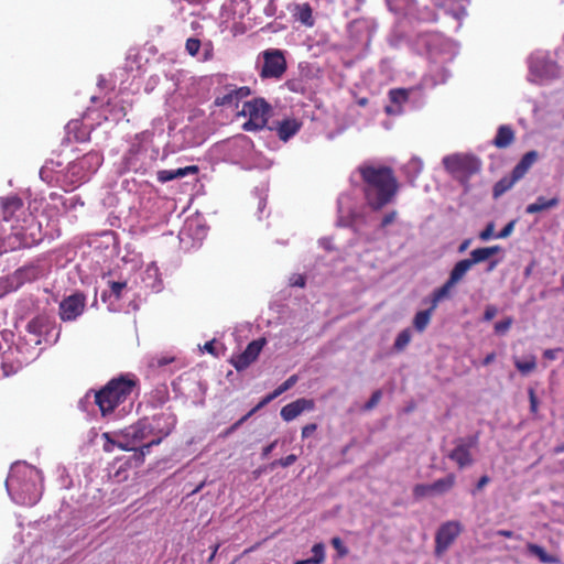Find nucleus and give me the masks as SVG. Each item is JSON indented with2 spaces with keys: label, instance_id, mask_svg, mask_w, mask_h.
I'll return each mask as SVG.
<instances>
[{
  "label": "nucleus",
  "instance_id": "338daca9",
  "mask_svg": "<svg viewBox=\"0 0 564 564\" xmlns=\"http://www.w3.org/2000/svg\"><path fill=\"white\" fill-rule=\"evenodd\" d=\"M294 564H312V563H311L310 558H306V560H299Z\"/></svg>",
  "mask_w": 564,
  "mask_h": 564
},
{
  "label": "nucleus",
  "instance_id": "20e7f679",
  "mask_svg": "<svg viewBox=\"0 0 564 564\" xmlns=\"http://www.w3.org/2000/svg\"><path fill=\"white\" fill-rule=\"evenodd\" d=\"M445 170L464 186H467L471 176L481 171L480 159L473 154H452L443 159Z\"/></svg>",
  "mask_w": 564,
  "mask_h": 564
},
{
  "label": "nucleus",
  "instance_id": "393cba45",
  "mask_svg": "<svg viewBox=\"0 0 564 564\" xmlns=\"http://www.w3.org/2000/svg\"><path fill=\"white\" fill-rule=\"evenodd\" d=\"M48 326V319L46 316L37 315L33 317L29 323L26 324V330L30 334L35 335L36 337H41L44 333V330Z\"/></svg>",
  "mask_w": 564,
  "mask_h": 564
},
{
  "label": "nucleus",
  "instance_id": "f704fd0d",
  "mask_svg": "<svg viewBox=\"0 0 564 564\" xmlns=\"http://www.w3.org/2000/svg\"><path fill=\"white\" fill-rule=\"evenodd\" d=\"M110 295L115 296L116 301L122 296V291L127 288L126 281H109Z\"/></svg>",
  "mask_w": 564,
  "mask_h": 564
},
{
  "label": "nucleus",
  "instance_id": "e433bc0d",
  "mask_svg": "<svg viewBox=\"0 0 564 564\" xmlns=\"http://www.w3.org/2000/svg\"><path fill=\"white\" fill-rule=\"evenodd\" d=\"M513 324V318L512 317H506L505 319L500 321V322H497L495 324V332L496 334L498 335H505L511 327V325Z\"/></svg>",
  "mask_w": 564,
  "mask_h": 564
},
{
  "label": "nucleus",
  "instance_id": "bf43d9fd",
  "mask_svg": "<svg viewBox=\"0 0 564 564\" xmlns=\"http://www.w3.org/2000/svg\"><path fill=\"white\" fill-rule=\"evenodd\" d=\"M470 241H471L470 239H466V240H464V241L460 243V246H459V248H458V251H459V252H464V251L469 247Z\"/></svg>",
  "mask_w": 564,
  "mask_h": 564
},
{
  "label": "nucleus",
  "instance_id": "c03bdc74",
  "mask_svg": "<svg viewBox=\"0 0 564 564\" xmlns=\"http://www.w3.org/2000/svg\"><path fill=\"white\" fill-rule=\"evenodd\" d=\"M332 545L337 551V553L340 557H344L348 554V549L344 545L340 538H338V536L333 538Z\"/></svg>",
  "mask_w": 564,
  "mask_h": 564
},
{
  "label": "nucleus",
  "instance_id": "09e8293b",
  "mask_svg": "<svg viewBox=\"0 0 564 564\" xmlns=\"http://www.w3.org/2000/svg\"><path fill=\"white\" fill-rule=\"evenodd\" d=\"M529 399H530V411L532 413H536L538 408H539V401H538L535 392L532 388L529 389Z\"/></svg>",
  "mask_w": 564,
  "mask_h": 564
},
{
  "label": "nucleus",
  "instance_id": "a19ab883",
  "mask_svg": "<svg viewBox=\"0 0 564 564\" xmlns=\"http://www.w3.org/2000/svg\"><path fill=\"white\" fill-rule=\"evenodd\" d=\"M102 437L106 440V443L104 444V451L107 453H111L115 447H118V443L123 442V438L121 437L118 441L112 440L109 433H104Z\"/></svg>",
  "mask_w": 564,
  "mask_h": 564
},
{
  "label": "nucleus",
  "instance_id": "4468645a",
  "mask_svg": "<svg viewBox=\"0 0 564 564\" xmlns=\"http://www.w3.org/2000/svg\"><path fill=\"white\" fill-rule=\"evenodd\" d=\"M299 381L297 375H292L289 377L283 383H281L278 388H275L272 392L267 394L253 409H251L246 415H243L238 422H236L227 433H230L235 429H237L240 424H242L245 421H247L251 415H253L257 411H259L261 408L276 399L279 395L284 393L285 391L290 390L292 387L296 384Z\"/></svg>",
  "mask_w": 564,
  "mask_h": 564
},
{
  "label": "nucleus",
  "instance_id": "c9c22d12",
  "mask_svg": "<svg viewBox=\"0 0 564 564\" xmlns=\"http://www.w3.org/2000/svg\"><path fill=\"white\" fill-rule=\"evenodd\" d=\"M200 47H202V42L199 39L189 37L185 42V50H186L187 54L191 55L192 57H195L198 54Z\"/></svg>",
  "mask_w": 564,
  "mask_h": 564
},
{
  "label": "nucleus",
  "instance_id": "a18cd8bd",
  "mask_svg": "<svg viewBox=\"0 0 564 564\" xmlns=\"http://www.w3.org/2000/svg\"><path fill=\"white\" fill-rule=\"evenodd\" d=\"M516 223L517 220H511L509 221L497 235H496V238L498 239H505V238H508L513 229H514V226H516Z\"/></svg>",
  "mask_w": 564,
  "mask_h": 564
},
{
  "label": "nucleus",
  "instance_id": "f3484780",
  "mask_svg": "<svg viewBox=\"0 0 564 564\" xmlns=\"http://www.w3.org/2000/svg\"><path fill=\"white\" fill-rule=\"evenodd\" d=\"M302 127V122L295 118H286L276 123V134L280 140L286 142L295 135Z\"/></svg>",
  "mask_w": 564,
  "mask_h": 564
},
{
  "label": "nucleus",
  "instance_id": "c756f323",
  "mask_svg": "<svg viewBox=\"0 0 564 564\" xmlns=\"http://www.w3.org/2000/svg\"><path fill=\"white\" fill-rule=\"evenodd\" d=\"M514 366L523 376H525L535 370L536 358L535 356L531 355L525 361L514 359Z\"/></svg>",
  "mask_w": 564,
  "mask_h": 564
},
{
  "label": "nucleus",
  "instance_id": "5fc2aeb1",
  "mask_svg": "<svg viewBox=\"0 0 564 564\" xmlns=\"http://www.w3.org/2000/svg\"><path fill=\"white\" fill-rule=\"evenodd\" d=\"M490 481V478L487 475L481 476L477 484H476V490H481L485 486H487Z\"/></svg>",
  "mask_w": 564,
  "mask_h": 564
},
{
  "label": "nucleus",
  "instance_id": "f03ea898",
  "mask_svg": "<svg viewBox=\"0 0 564 564\" xmlns=\"http://www.w3.org/2000/svg\"><path fill=\"white\" fill-rule=\"evenodd\" d=\"M138 386L134 376H119L111 379L104 388L95 392V403L102 416L111 414L115 409L123 403Z\"/></svg>",
  "mask_w": 564,
  "mask_h": 564
},
{
  "label": "nucleus",
  "instance_id": "7c9ffc66",
  "mask_svg": "<svg viewBox=\"0 0 564 564\" xmlns=\"http://www.w3.org/2000/svg\"><path fill=\"white\" fill-rule=\"evenodd\" d=\"M102 158L98 153H87L84 155L79 162L82 167H85L86 165L95 172L101 164Z\"/></svg>",
  "mask_w": 564,
  "mask_h": 564
},
{
  "label": "nucleus",
  "instance_id": "0e129e2a",
  "mask_svg": "<svg viewBox=\"0 0 564 564\" xmlns=\"http://www.w3.org/2000/svg\"><path fill=\"white\" fill-rule=\"evenodd\" d=\"M162 393H163V395L161 398V403H164L169 399L166 388L163 389Z\"/></svg>",
  "mask_w": 564,
  "mask_h": 564
},
{
  "label": "nucleus",
  "instance_id": "603ef678",
  "mask_svg": "<svg viewBox=\"0 0 564 564\" xmlns=\"http://www.w3.org/2000/svg\"><path fill=\"white\" fill-rule=\"evenodd\" d=\"M494 228L495 226L492 223L488 224L486 228L480 232L479 238L481 240H488L492 236Z\"/></svg>",
  "mask_w": 564,
  "mask_h": 564
},
{
  "label": "nucleus",
  "instance_id": "774afa93",
  "mask_svg": "<svg viewBox=\"0 0 564 564\" xmlns=\"http://www.w3.org/2000/svg\"><path fill=\"white\" fill-rule=\"evenodd\" d=\"M384 110H386V112H387L388 115L394 113V110H393V108H392L391 106H387V107L384 108Z\"/></svg>",
  "mask_w": 564,
  "mask_h": 564
},
{
  "label": "nucleus",
  "instance_id": "ea45409f",
  "mask_svg": "<svg viewBox=\"0 0 564 564\" xmlns=\"http://www.w3.org/2000/svg\"><path fill=\"white\" fill-rule=\"evenodd\" d=\"M214 56H215V53H214L213 42L207 41L206 43L203 44V56H202L200 61L209 62L214 58Z\"/></svg>",
  "mask_w": 564,
  "mask_h": 564
},
{
  "label": "nucleus",
  "instance_id": "680f3d73",
  "mask_svg": "<svg viewBox=\"0 0 564 564\" xmlns=\"http://www.w3.org/2000/svg\"><path fill=\"white\" fill-rule=\"evenodd\" d=\"M553 453L554 454H561V453H564V442L557 446L554 447L553 449Z\"/></svg>",
  "mask_w": 564,
  "mask_h": 564
},
{
  "label": "nucleus",
  "instance_id": "a211bd4d",
  "mask_svg": "<svg viewBox=\"0 0 564 564\" xmlns=\"http://www.w3.org/2000/svg\"><path fill=\"white\" fill-rule=\"evenodd\" d=\"M197 172L198 167L196 165H189L176 170H161L158 171L156 178L160 183H166L175 178L184 177L189 174H196Z\"/></svg>",
  "mask_w": 564,
  "mask_h": 564
},
{
  "label": "nucleus",
  "instance_id": "3c124183",
  "mask_svg": "<svg viewBox=\"0 0 564 564\" xmlns=\"http://www.w3.org/2000/svg\"><path fill=\"white\" fill-rule=\"evenodd\" d=\"M317 430V425L315 423L306 424L302 429V437H310Z\"/></svg>",
  "mask_w": 564,
  "mask_h": 564
},
{
  "label": "nucleus",
  "instance_id": "2f4dec72",
  "mask_svg": "<svg viewBox=\"0 0 564 564\" xmlns=\"http://www.w3.org/2000/svg\"><path fill=\"white\" fill-rule=\"evenodd\" d=\"M412 335L411 330L409 328L403 329L400 332L394 340V349L398 351L403 350L411 341Z\"/></svg>",
  "mask_w": 564,
  "mask_h": 564
},
{
  "label": "nucleus",
  "instance_id": "1a4fd4ad",
  "mask_svg": "<svg viewBox=\"0 0 564 564\" xmlns=\"http://www.w3.org/2000/svg\"><path fill=\"white\" fill-rule=\"evenodd\" d=\"M478 445V435L469 437H459L455 441V447L448 454V458L456 463L458 468L463 469L473 465L474 458L471 448Z\"/></svg>",
  "mask_w": 564,
  "mask_h": 564
},
{
  "label": "nucleus",
  "instance_id": "e2e57ef3",
  "mask_svg": "<svg viewBox=\"0 0 564 564\" xmlns=\"http://www.w3.org/2000/svg\"><path fill=\"white\" fill-rule=\"evenodd\" d=\"M219 546H220V544H219V543H217V544H215V545L213 546V552H212V554H210L209 561H212V560L215 557V555H216V553H217V551H218Z\"/></svg>",
  "mask_w": 564,
  "mask_h": 564
},
{
  "label": "nucleus",
  "instance_id": "79ce46f5",
  "mask_svg": "<svg viewBox=\"0 0 564 564\" xmlns=\"http://www.w3.org/2000/svg\"><path fill=\"white\" fill-rule=\"evenodd\" d=\"M234 102H237V100L235 98V95L232 94V90L215 99V105L217 106H231Z\"/></svg>",
  "mask_w": 564,
  "mask_h": 564
},
{
  "label": "nucleus",
  "instance_id": "49530a36",
  "mask_svg": "<svg viewBox=\"0 0 564 564\" xmlns=\"http://www.w3.org/2000/svg\"><path fill=\"white\" fill-rule=\"evenodd\" d=\"M498 314V310L495 305H487L484 312L482 319L485 322H490L495 318V316Z\"/></svg>",
  "mask_w": 564,
  "mask_h": 564
},
{
  "label": "nucleus",
  "instance_id": "423d86ee",
  "mask_svg": "<svg viewBox=\"0 0 564 564\" xmlns=\"http://www.w3.org/2000/svg\"><path fill=\"white\" fill-rule=\"evenodd\" d=\"M271 106L263 98L246 101L241 115L248 117L242 126L245 131H258L267 126Z\"/></svg>",
  "mask_w": 564,
  "mask_h": 564
},
{
  "label": "nucleus",
  "instance_id": "39448f33",
  "mask_svg": "<svg viewBox=\"0 0 564 564\" xmlns=\"http://www.w3.org/2000/svg\"><path fill=\"white\" fill-rule=\"evenodd\" d=\"M538 152L532 150L527 152L519 163L513 167L510 175L503 176L500 178L492 187V196L494 198H499L506 192L511 189L517 182L522 180L524 175L529 172L532 165L538 160Z\"/></svg>",
  "mask_w": 564,
  "mask_h": 564
},
{
  "label": "nucleus",
  "instance_id": "052dcab7",
  "mask_svg": "<svg viewBox=\"0 0 564 564\" xmlns=\"http://www.w3.org/2000/svg\"><path fill=\"white\" fill-rule=\"evenodd\" d=\"M205 350H207L208 352L210 354H214V350H215V346H214V341H207L204 346Z\"/></svg>",
  "mask_w": 564,
  "mask_h": 564
},
{
  "label": "nucleus",
  "instance_id": "5701e85b",
  "mask_svg": "<svg viewBox=\"0 0 564 564\" xmlns=\"http://www.w3.org/2000/svg\"><path fill=\"white\" fill-rule=\"evenodd\" d=\"M456 484L455 474L451 473L446 477L435 480L431 484V488L433 494L443 495L449 491Z\"/></svg>",
  "mask_w": 564,
  "mask_h": 564
},
{
  "label": "nucleus",
  "instance_id": "c85d7f7f",
  "mask_svg": "<svg viewBox=\"0 0 564 564\" xmlns=\"http://www.w3.org/2000/svg\"><path fill=\"white\" fill-rule=\"evenodd\" d=\"M455 285L456 284L448 279L441 288L436 289L433 292L432 307L435 308L440 301L447 297Z\"/></svg>",
  "mask_w": 564,
  "mask_h": 564
},
{
  "label": "nucleus",
  "instance_id": "b1692460",
  "mask_svg": "<svg viewBox=\"0 0 564 564\" xmlns=\"http://www.w3.org/2000/svg\"><path fill=\"white\" fill-rule=\"evenodd\" d=\"M473 264L469 259L459 260L449 273V280L457 284L463 280L465 274L471 269Z\"/></svg>",
  "mask_w": 564,
  "mask_h": 564
},
{
  "label": "nucleus",
  "instance_id": "58836bf2",
  "mask_svg": "<svg viewBox=\"0 0 564 564\" xmlns=\"http://www.w3.org/2000/svg\"><path fill=\"white\" fill-rule=\"evenodd\" d=\"M430 494H433L431 484H429V485L419 484V485H415L413 488V495L415 498H423Z\"/></svg>",
  "mask_w": 564,
  "mask_h": 564
},
{
  "label": "nucleus",
  "instance_id": "9d476101",
  "mask_svg": "<svg viewBox=\"0 0 564 564\" xmlns=\"http://www.w3.org/2000/svg\"><path fill=\"white\" fill-rule=\"evenodd\" d=\"M286 70V61L280 50L263 52V65L260 70L261 78H280Z\"/></svg>",
  "mask_w": 564,
  "mask_h": 564
},
{
  "label": "nucleus",
  "instance_id": "69168bd1",
  "mask_svg": "<svg viewBox=\"0 0 564 564\" xmlns=\"http://www.w3.org/2000/svg\"><path fill=\"white\" fill-rule=\"evenodd\" d=\"M367 104H368V99L367 98H361V99L358 100V105L361 106V107H365Z\"/></svg>",
  "mask_w": 564,
  "mask_h": 564
},
{
  "label": "nucleus",
  "instance_id": "0eeeda50",
  "mask_svg": "<svg viewBox=\"0 0 564 564\" xmlns=\"http://www.w3.org/2000/svg\"><path fill=\"white\" fill-rule=\"evenodd\" d=\"M156 426L148 419L139 420L120 433V437L123 438V442L118 443V448L127 452L133 451L143 440L154 434Z\"/></svg>",
  "mask_w": 564,
  "mask_h": 564
},
{
  "label": "nucleus",
  "instance_id": "2eb2a0df",
  "mask_svg": "<svg viewBox=\"0 0 564 564\" xmlns=\"http://www.w3.org/2000/svg\"><path fill=\"white\" fill-rule=\"evenodd\" d=\"M156 430L153 435H158L156 438L152 440L148 444L141 446V454L144 455L150 452V448L154 445H159L164 437H166L173 430L175 420L171 415L164 413L153 416Z\"/></svg>",
  "mask_w": 564,
  "mask_h": 564
},
{
  "label": "nucleus",
  "instance_id": "412c9836",
  "mask_svg": "<svg viewBox=\"0 0 564 564\" xmlns=\"http://www.w3.org/2000/svg\"><path fill=\"white\" fill-rule=\"evenodd\" d=\"M558 204H560V199L557 197H552V198L547 199L543 196H539L534 203L529 204L525 207V213L530 214V215L541 213L543 210L554 208Z\"/></svg>",
  "mask_w": 564,
  "mask_h": 564
},
{
  "label": "nucleus",
  "instance_id": "6ab92c4d",
  "mask_svg": "<svg viewBox=\"0 0 564 564\" xmlns=\"http://www.w3.org/2000/svg\"><path fill=\"white\" fill-rule=\"evenodd\" d=\"M2 218L10 221L19 212H23V202L18 196H10L2 199Z\"/></svg>",
  "mask_w": 564,
  "mask_h": 564
},
{
  "label": "nucleus",
  "instance_id": "6e6552de",
  "mask_svg": "<svg viewBox=\"0 0 564 564\" xmlns=\"http://www.w3.org/2000/svg\"><path fill=\"white\" fill-rule=\"evenodd\" d=\"M462 532L463 525L459 521L452 520L441 524L435 534V554L443 555Z\"/></svg>",
  "mask_w": 564,
  "mask_h": 564
},
{
  "label": "nucleus",
  "instance_id": "864d4df0",
  "mask_svg": "<svg viewBox=\"0 0 564 564\" xmlns=\"http://www.w3.org/2000/svg\"><path fill=\"white\" fill-rule=\"evenodd\" d=\"M561 350L562 348L545 349L543 352V357L549 360H555L557 357V352Z\"/></svg>",
  "mask_w": 564,
  "mask_h": 564
},
{
  "label": "nucleus",
  "instance_id": "cd10ccee",
  "mask_svg": "<svg viewBox=\"0 0 564 564\" xmlns=\"http://www.w3.org/2000/svg\"><path fill=\"white\" fill-rule=\"evenodd\" d=\"M528 547V551L532 554V555H535L540 562L542 563H545V564H555L558 562V558L553 556V555H550L542 546L538 545V544H534V543H529L527 545Z\"/></svg>",
  "mask_w": 564,
  "mask_h": 564
},
{
  "label": "nucleus",
  "instance_id": "aec40b11",
  "mask_svg": "<svg viewBox=\"0 0 564 564\" xmlns=\"http://www.w3.org/2000/svg\"><path fill=\"white\" fill-rule=\"evenodd\" d=\"M514 141V131L510 126L502 124L498 128L492 144L498 149H506Z\"/></svg>",
  "mask_w": 564,
  "mask_h": 564
},
{
  "label": "nucleus",
  "instance_id": "4be33fe9",
  "mask_svg": "<svg viewBox=\"0 0 564 564\" xmlns=\"http://www.w3.org/2000/svg\"><path fill=\"white\" fill-rule=\"evenodd\" d=\"M500 250L501 248L499 246L477 248L470 252V258L468 259L474 265L488 260L490 257L498 253Z\"/></svg>",
  "mask_w": 564,
  "mask_h": 564
},
{
  "label": "nucleus",
  "instance_id": "9b49d317",
  "mask_svg": "<svg viewBox=\"0 0 564 564\" xmlns=\"http://www.w3.org/2000/svg\"><path fill=\"white\" fill-rule=\"evenodd\" d=\"M26 226H13V235L19 240L20 247L31 248L42 241L41 225L31 215L24 219Z\"/></svg>",
  "mask_w": 564,
  "mask_h": 564
},
{
  "label": "nucleus",
  "instance_id": "bb28decb",
  "mask_svg": "<svg viewBox=\"0 0 564 564\" xmlns=\"http://www.w3.org/2000/svg\"><path fill=\"white\" fill-rule=\"evenodd\" d=\"M434 310L435 308L431 306L430 308L420 311L415 314L413 318V326L417 332L421 333L425 330L431 322L432 313Z\"/></svg>",
  "mask_w": 564,
  "mask_h": 564
},
{
  "label": "nucleus",
  "instance_id": "7ed1b4c3",
  "mask_svg": "<svg viewBox=\"0 0 564 564\" xmlns=\"http://www.w3.org/2000/svg\"><path fill=\"white\" fill-rule=\"evenodd\" d=\"M39 473L30 466L15 467L9 475L6 484L13 491L20 503L32 506L40 498L36 480Z\"/></svg>",
  "mask_w": 564,
  "mask_h": 564
},
{
  "label": "nucleus",
  "instance_id": "13d9d810",
  "mask_svg": "<svg viewBox=\"0 0 564 564\" xmlns=\"http://www.w3.org/2000/svg\"><path fill=\"white\" fill-rule=\"evenodd\" d=\"M497 535L511 539L514 536V533L511 530H498Z\"/></svg>",
  "mask_w": 564,
  "mask_h": 564
},
{
  "label": "nucleus",
  "instance_id": "37998d69",
  "mask_svg": "<svg viewBox=\"0 0 564 564\" xmlns=\"http://www.w3.org/2000/svg\"><path fill=\"white\" fill-rule=\"evenodd\" d=\"M297 459V456L294 454H290L283 458H280L271 464L272 467L281 466V467H289L293 465Z\"/></svg>",
  "mask_w": 564,
  "mask_h": 564
},
{
  "label": "nucleus",
  "instance_id": "6e6d98bb",
  "mask_svg": "<svg viewBox=\"0 0 564 564\" xmlns=\"http://www.w3.org/2000/svg\"><path fill=\"white\" fill-rule=\"evenodd\" d=\"M276 444H278V441L275 440L272 443H270L269 445H267L265 447H263L262 458H267L270 455V453L274 449Z\"/></svg>",
  "mask_w": 564,
  "mask_h": 564
},
{
  "label": "nucleus",
  "instance_id": "72a5a7b5",
  "mask_svg": "<svg viewBox=\"0 0 564 564\" xmlns=\"http://www.w3.org/2000/svg\"><path fill=\"white\" fill-rule=\"evenodd\" d=\"M313 556L310 557L312 564H323L325 561V546L323 543H316L312 547Z\"/></svg>",
  "mask_w": 564,
  "mask_h": 564
},
{
  "label": "nucleus",
  "instance_id": "a878e982",
  "mask_svg": "<svg viewBox=\"0 0 564 564\" xmlns=\"http://www.w3.org/2000/svg\"><path fill=\"white\" fill-rule=\"evenodd\" d=\"M295 18L305 26H313V10L308 3H303L296 7Z\"/></svg>",
  "mask_w": 564,
  "mask_h": 564
},
{
  "label": "nucleus",
  "instance_id": "4c0bfd02",
  "mask_svg": "<svg viewBox=\"0 0 564 564\" xmlns=\"http://www.w3.org/2000/svg\"><path fill=\"white\" fill-rule=\"evenodd\" d=\"M381 398H382L381 390H376L375 392H372L370 399L365 403L364 410L370 411L373 408H376L378 405V403L380 402Z\"/></svg>",
  "mask_w": 564,
  "mask_h": 564
},
{
  "label": "nucleus",
  "instance_id": "4d7b16f0",
  "mask_svg": "<svg viewBox=\"0 0 564 564\" xmlns=\"http://www.w3.org/2000/svg\"><path fill=\"white\" fill-rule=\"evenodd\" d=\"M495 359H496V352H494V351H492V352L488 354V355L484 358V360H482V365H484V366H488V365H490L491 362H494V361H495Z\"/></svg>",
  "mask_w": 564,
  "mask_h": 564
},
{
  "label": "nucleus",
  "instance_id": "dca6fc26",
  "mask_svg": "<svg viewBox=\"0 0 564 564\" xmlns=\"http://www.w3.org/2000/svg\"><path fill=\"white\" fill-rule=\"evenodd\" d=\"M315 408V402L312 399L300 398L291 403H288L281 409L280 415L285 422L293 421L304 411H311Z\"/></svg>",
  "mask_w": 564,
  "mask_h": 564
},
{
  "label": "nucleus",
  "instance_id": "de8ad7c7",
  "mask_svg": "<svg viewBox=\"0 0 564 564\" xmlns=\"http://www.w3.org/2000/svg\"><path fill=\"white\" fill-rule=\"evenodd\" d=\"M232 94L235 95L236 100L239 101L240 99L248 97L251 94V91L249 87L243 86L237 89H232Z\"/></svg>",
  "mask_w": 564,
  "mask_h": 564
},
{
  "label": "nucleus",
  "instance_id": "8fccbe9b",
  "mask_svg": "<svg viewBox=\"0 0 564 564\" xmlns=\"http://www.w3.org/2000/svg\"><path fill=\"white\" fill-rule=\"evenodd\" d=\"M398 213L395 210H392L388 214H386L381 220V227L384 228L392 224L397 218Z\"/></svg>",
  "mask_w": 564,
  "mask_h": 564
},
{
  "label": "nucleus",
  "instance_id": "f257e3e1",
  "mask_svg": "<svg viewBox=\"0 0 564 564\" xmlns=\"http://www.w3.org/2000/svg\"><path fill=\"white\" fill-rule=\"evenodd\" d=\"M358 173L365 200L372 210H381L397 196L399 182L390 166L365 163L358 166Z\"/></svg>",
  "mask_w": 564,
  "mask_h": 564
},
{
  "label": "nucleus",
  "instance_id": "ddd939ff",
  "mask_svg": "<svg viewBox=\"0 0 564 564\" xmlns=\"http://www.w3.org/2000/svg\"><path fill=\"white\" fill-rule=\"evenodd\" d=\"M86 306V296L83 293H74L59 303V317L64 322H70L80 316Z\"/></svg>",
  "mask_w": 564,
  "mask_h": 564
},
{
  "label": "nucleus",
  "instance_id": "473e14b6",
  "mask_svg": "<svg viewBox=\"0 0 564 564\" xmlns=\"http://www.w3.org/2000/svg\"><path fill=\"white\" fill-rule=\"evenodd\" d=\"M389 98L391 102L400 106L409 99V93L403 88L391 89L389 91Z\"/></svg>",
  "mask_w": 564,
  "mask_h": 564
},
{
  "label": "nucleus",
  "instance_id": "f8f14e48",
  "mask_svg": "<svg viewBox=\"0 0 564 564\" xmlns=\"http://www.w3.org/2000/svg\"><path fill=\"white\" fill-rule=\"evenodd\" d=\"M267 344V339L264 337L252 340L248 344L246 349L238 355H235L230 359V364L237 371H242L247 369L252 362H254L261 350Z\"/></svg>",
  "mask_w": 564,
  "mask_h": 564
}]
</instances>
